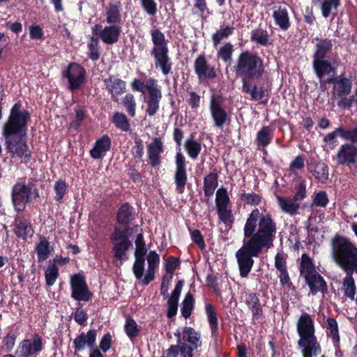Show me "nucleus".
I'll return each mask as SVG.
<instances>
[{
    "instance_id": "1",
    "label": "nucleus",
    "mask_w": 357,
    "mask_h": 357,
    "mask_svg": "<svg viewBox=\"0 0 357 357\" xmlns=\"http://www.w3.org/2000/svg\"><path fill=\"white\" fill-rule=\"evenodd\" d=\"M31 115L28 110L22 109V104L15 102L10 110L9 116L2 126V135L6 149L11 158H19L22 162H31L32 153L26 142L28 123Z\"/></svg>"
},
{
    "instance_id": "2",
    "label": "nucleus",
    "mask_w": 357,
    "mask_h": 357,
    "mask_svg": "<svg viewBox=\"0 0 357 357\" xmlns=\"http://www.w3.org/2000/svg\"><path fill=\"white\" fill-rule=\"evenodd\" d=\"M233 71L236 77L241 79L243 93L250 94L252 100L266 103L268 90L257 85L266 72L264 59L257 52L248 50L242 51L233 66Z\"/></svg>"
},
{
    "instance_id": "3",
    "label": "nucleus",
    "mask_w": 357,
    "mask_h": 357,
    "mask_svg": "<svg viewBox=\"0 0 357 357\" xmlns=\"http://www.w3.org/2000/svg\"><path fill=\"white\" fill-rule=\"evenodd\" d=\"M331 256L344 271L357 273V246L349 238L337 234L331 243Z\"/></svg>"
},
{
    "instance_id": "4",
    "label": "nucleus",
    "mask_w": 357,
    "mask_h": 357,
    "mask_svg": "<svg viewBox=\"0 0 357 357\" xmlns=\"http://www.w3.org/2000/svg\"><path fill=\"white\" fill-rule=\"evenodd\" d=\"M277 232V223L269 213H261L258 222V229L252 238L255 243L261 248L269 249L273 246V241Z\"/></svg>"
},
{
    "instance_id": "5",
    "label": "nucleus",
    "mask_w": 357,
    "mask_h": 357,
    "mask_svg": "<svg viewBox=\"0 0 357 357\" xmlns=\"http://www.w3.org/2000/svg\"><path fill=\"white\" fill-rule=\"evenodd\" d=\"M314 40L318 42L315 45L316 50L312 56V68L314 73L320 75L328 73L333 68H336L333 66L335 62L326 59L327 55L333 50V40L327 38L316 37Z\"/></svg>"
},
{
    "instance_id": "6",
    "label": "nucleus",
    "mask_w": 357,
    "mask_h": 357,
    "mask_svg": "<svg viewBox=\"0 0 357 357\" xmlns=\"http://www.w3.org/2000/svg\"><path fill=\"white\" fill-rule=\"evenodd\" d=\"M262 248L255 245L243 243L235 254L239 274L241 278H247L254 265V257H259Z\"/></svg>"
},
{
    "instance_id": "7",
    "label": "nucleus",
    "mask_w": 357,
    "mask_h": 357,
    "mask_svg": "<svg viewBox=\"0 0 357 357\" xmlns=\"http://www.w3.org/2000/svg\"><path fill=\"white\" fill-rule=\"evenodd\" d=\"M179 344H172L161 357H194V351L202 345L200 333Z\"/></svg>"
},
{
    "instance_id": "8",
    "label": "nucleus",
    "mask_w": 357,
    "mask_h": 357,
    "mask_svg": "<svg viewBox=\"0 0 357 357\" xmlns=\"http://www.w3.org/2000/svg\"><path fill=\"white\" fill-rule=\"evenodd\" d=\"M33 183L26 185L22 182H17L12 188V202L17 212L24 210L26 204L32 202V190Z\"/></svg>"
},
{
    "instance_id": "9",
    "label": "nucleus",
    "mask_w": 357,
    "mask_h": 357,
    "mask_svg": "<svg viewBox=\"0 0 357 357\" xmlns=\"http://www.w3.org/2000/svg\"><path fill=\"white\" fill-rule=\"evenodd\" d=\"M336 160L339 165L349 168L353 176H357V146L344 143L337 150Z\"/></svg>"
},
{
    "instance_id": "10",
    "label": "nucleus",
    "mask_w": 357,
    "mask_h": 357,
    "mask_svg": "<svg viewBox=\"0 0 357 357\" xmlns=\"http://www.w3.org/2000/svg\"><path fill=\"white\" fill-rule=\"evenodd\" d=\"M70 286L71 298L77 301L88 302L93 298V293L89 290L86 278L83 273H75L70 276Z\"/></svg>"
},
{
    "instance_id": "11",
    "label": "nucleus",
    "mask_w": 357,
    "mask_h": 357,
    "mask_svg": "<svg viewBox=\"0 0 357 357\" xmlns=\"http://www.w3.org/2000/svg\"><path fill=\"white\" fill-rule=\"evenodd\" d=\"M86 70L80 64L72 62L62 72V76L68 82V89L74 91L79 89L86 78Z\"/></svg>"
},
{
    "instance_id": "12",
    "label": "nucleus",
    "mask_w": 357,
    "mask_h": 357,
    "mask_svg": "<svg viewBox=\"0 0 357 357\" xmlns=\"http://www.w3.org/2000/svg\"><path fill=\"white\" fill-rule=\"evenodd\" d=\"M328 82L333 84L331 98L333 102L338 98L347 96L351 92L352 79L347 77L344 72L338 76L328 77Z\"/></svg>"
},
{
    "instance_id": "13",
    "label": "nucleus",
    "mask_w": 357,
    "mask_h": 357,
    "mask_svg": "<svg viewBox=\"0 0 357 357\" xmlns=\"http://www.w3.org/2000/svg\"><path fill=\"white\" fill-rule=\"evenodd\" d=\"M209 109L215 127L222 128L225 125L229 126L230 124L231 116L222 107L219 98L214 96H211Z\"/></svg>"
},
{
    "instance_id": "14",
    "label": "nucleus",
    "mask_w": 357,
    "mask_h": 357,
    "mask_svg": "<svg viewBox=\"0 0 357 357\" xmlns=\"http://www.w3.org/2000/svg\"><path fill=\"white\" fill-rule=\"evenodd\" d=\"M176 170L174 179L176 185V191L178 193H183L188 181L186 171L185 158L180 152L176 153L175 156Z\"/></svg>"
},
{
    "instance_id": "15",
    "label": "nucleus",
    "mask_w": 357,
    "mask_h": 357,
    "mask_svg": "<svg viewBox=\"0 0 357 357\" xmlns=\"http://www.w3.org/2000/svg\"><path fill=\"white\" fill-rule=\"evenodd\" d=\"M43 349V341L38 333L32 335V341L26 339L22 340L18 347L17 352L22 357L36 356Z\"/></svg>"
},
{
    "instance_id": "16",
    "label": "nucleus",
    "mask_w": 357,
    "mask_h": 357,
    "mask_svg": "<svg viewBox=\"0 0 357 357\" xmlns=\"http://www.w3.org/2000/svg\"><path fill=\"white\" fill-rule=\"evenodd\" d=\"M147 92L148 95L144 97V102L146 104V113L149 116H153L160 109V102L162 97L161 86L157 82Z\"/></svg>"
},
{
    "instance_id": "17",
    "label": "nucleus",
    "mask_w": 357,
    "mask_h": 357,
    "mask_svg": "<svg viewBox=\"0 0 357 357\" xmlns=\"http://www.w3.org/2000/svg\"><path fill=\"white\" fill-rule=\"evenodd\" d=\"M298 347L301 349L302 357H315L321 353V347L316 335L300 337Z\"/></svg>"
},
{
    "instance_id": "18",
    "label": "nucleus",
    "mask_w": 357,
    "mask_h": 357,
    "mask_svg": "<svg viewBox=\"0 0 357 357\" xmlns=\"http://www.w3.org/2000/svg\"><path fill=\"white\" fill-rule=\"evenodd\" d=\"M195 74L199 80L213 79L217 77L216 70L211 66L205 55H199L194 62Z\"/></svg>"
},
{
    "instance_id": "19",
    "label": "nucleus",
    "mask_w": 357,
    "mask_h": 357,
    "mask_svg": "<svg viewBox=\"0 0 357 357\" xmlns=\"http://www.w3.org/2000/svg\"><path fill=\"white\" fill-rule=\"evenodd\" d=\"M97 335L98 331L96 329L89 330L86 333L82 332L78 335L73 342L75 353L83 351L86 347L90 349H93Z\"/></svg>"
},
{
    "instance_id": "20",
    "label": "nucleus",
    "mask_w": 357,
    "mask_h": 357,
    "mask_svg": "<svg viewBox=\"0 0 357 357\" xmlns=\"http://www.w3.org/2000/svg\"><path fill=\"white\" fill-rule=\"evenodd\" d=\"M260 218V211L258 208L252 211L249 214L243 228L244 240L243 243L255 245L252 238L255 236L256 228Z\"/></svg>"
},
{
    "instance_id": "21",
    "label": "nucleus",
    "mask_w": 357,
    "mask_h": 357,
    "mask_svg": "<svg viewBox=\"0 0 357 357\" xmlns=\"http://www.w3.org/2000/svg\"><path fill=\"white\" fill-rule=\"evenodd\" d=\"M147 157L149 165L155 167L161 163V154L164 152L163 142L160 137H153L147 145Z\"/></svg>"
},
{
    "instance_id": "22",
    "label": "nucleus",
    "mask_w": 357,
    "mask_h": 357,
    "mask_svg": "<svg viewBox=\"0 0 357 357\" xmlns=\"http://www.w3.org/2000/svg\"><path fill=\"white\" fill-rule=\"evenodd\" d=\"M105 89L110 94L114 101H117V97L121 96L126 91V82L121 78L115 77L114 75H109L103 79Z\"/></svg>"
},
{
    "instance_id": "23",
    "label": "nucleus",
    "mask_w": 357,
    "mask_h": 357,
    "mask_svg": "<svg viewBox=\"0 0 357 357\" xmlns=\"http://www.w3.org/2000/svg\"><path fill=\"white\" fill-rule=\"evenodd\" d=\"M154 59V65L156 69H160L163 75L172 73L173 63L169 55V50H160V51L151 52Z\"/></svg>"
},
{
    "instance_id": "24",
    "label": "nucleus",
    "mask_w": 357,
    "mask_h": 357,
    "mask_svg": "<svg viewBox=\"0 0 357 357\" xmlns=\"http://www.w3.org/2000/svg\"><path fill=\"white\" fill-rule=\"evenodd\" d=\"M245 303L252 314V320L253 321H259L264 318L262 304L260 301L259 294L255 292H250L246 295Z\"/></svg>"
},
{
    "instance_id": "25",
    "label": "nucleus",
    "mask_w": 357,
    "mask_h": 357,
    "mask_svg": "<svg viewBox=\"0 0 357 357\" xmlns=\"http://www.w3.org/2000/svg\"><path fill=\"white\" fill-rule=\"evenodd\" d=\"M14 233L18 238L24 241L32 237L34 229L31 221L24 215H17L15 218Z\"/></svg>"
},
{
    "instance_id": "26",
    "label": "nucleus",
    "mask_w": 357,
    "mask_h": 357,
    "mask_svg": "<svg viewBox=\"0 0 357 357\" xmlns=\"http://www.w3.org/2000/svg\"><path fill=\"white\" fill-rule=\"evenodd\" d=\"M296 331L300 337L315 335L314 321L310 314L303 312L296 322Z\"/></svg>"
},
{
    "instance_id": "27",
    "label": "nucleus",
    "mask_w": 357,
    "mask_h": 357,
    "mask_svg": "<svg viewBox=\"0 0 357 357\" xmlns=\"http://www.w3.org/2000/svg\"><path fill=\"white\" fill-rule=\"evenodd\" d=\"M307 170L312 173L317 181L325 183L328 179V166L323 161L311 160L307 165Z\"/></svg>"
},
{
    "instance_id": "28",
    "label": "nucleus",
    "mask_w": 357,
    "mask_h": 357,
    "mask_svg": "<svg viewBox=\"0 0 357 357\" xmlns=\"http://www.w3.org/2000/svg\"><path fill=\"white\" fill-rule=\"evenodd\" d=\"M183 284V280H178L176 284L174 289L173 290L171 296L168 297V300L167 302V317L169 319L175 317L177 314L178 301Z\"/></svg>"
},
{
    "instance_id": "29",
    "label": "nucleus",
    "mask_w": 357,
    "mask_h": 357,
    "mask_svg": "<svg viewBox=\"0 0 357 357\" xmlns=\"http://www.w3.org/2000/svg\"><path fill=\"white\" fill-rule=\"evenodd\" d=\"M135 208L128 202H126L119 208L116 212V222L121 225L129 226L135 219Z\"/></svg>"
},
{
    "instance_id": "30",
    "label": "nucleus",
    "mask_w": 357,
    "mask_h": 357,
    "mask_svg": "<svg viewBox=\"0 0 357 357\" xmlns=\"http://www.w3.org/2000/svg\"><path fill=\"white\" fill-rule=\"evenodd\" d=\"M305 280L312 294H316L319 291L326 294L328 291L327 283L318 272L306 276Z\"/></svg>"
},
{
    "instance_id": "31",
    "label": "nucleus",
    "mask_w": 357,
    "mask_h": 357,
    "mask_svg": "<svg viewBox=\"0 0 357 357\" xmlns=\"http://www.w3.org/2000/svg\"><path fill=\"white\" fill-rule=\"evenodd\" d=\"M112 141L107 135L102 136L95 142L93 148L90 151V155L93 159L103 158L106 153L110 150Z\"/></svg>"
},
{
    "instance_id": "32",
    "label": "nucleus",
    "mask_w": 357,
    "mask_h": 357,
    "mask_svg": "<svg viewBox=\"0 0 357 357\" xmlns=\"http://www.w3.org/2000/svg\"><path fill=\"white\" fill-rule=\"evenodd\" d=\"M277 203L282 211L285 214L294 216L298 213L300 208V204L295 202L291 197L276 195Z\"/></svg>"
},
{
    "instance_id": "33",
    "label": "nucleus",
    "mask_w": 357,
    "mask_h": 357,
    "mask_svg": "<svg viewBox=\"0 0 357 357\" xmlns=\"http://www.w3.org/2000/svg\"><path fill=\"white\" fill-rule=\"evenodd\" d=\"M122 32L120 25L105 26L99 33V38L107 45H113L118 42Z\"/></svg>"
},
{
    "instance_id": "34",
    "label": "nucleus",
    "mask_w": 357,
    "mask_h": 357,
    "mask_svg": "<svg viewBox=\"0 0 357 357\" xmlns=\"http://www.w3.org/2000/svg\"><path fill=\"white\" fill-rule=\"evenodd\" d=\"M205 312L211 329V337L216 339L219 336L218 319L217 313L212 303L206 304Z\"/></svg>"
},
{
    "instance_id": "35",
    "label": "nucleus",
    "mask_w": 357,
    "mask_h": 357,
    "mask_svg": "<svg viewBox=\"0 0 357 357\" xmlns=\"http://www.w3.org/2000/svg\"><path fill=\"white\" fill-rule=\"evenodd\" d=\"M121 3L117 1L115 3H110L106 10V22L111 25H120L122 22L120 13Z\"/></svg>"
},
{
    "instance_id": "36",
    "label": "nucleus",
    "mask_w": 357,
    "mask_h": 357,
    "mask_svg": "<svg viewBox=\"0 0 357 357\" xmlns=\"http://www.w3.org/2000/svg\"><path fill=\"white\" fill-rule=\"evenodd\" d=\"M218 185V175L216 172H211L204 178V196L209 199L214 194Z\"/></svg>"
},
{
    "instance_id": "37",
    "label": "nucleus",
    "mask_w": 357,
    "mask_h": 357,
    "mask_svg": "<svg viewBox=\"0 0 357 357\" xmlns=\"http://www.w3.org/2000/svg\"><path fill=\"white\" fill-rule=\"evenodd\" d=\"M273 17L275 24L284 31H287L291 26L289 13L286 8L280 6L277 10L273 13Z\"/></svg>"
},
{
    "instance_id": "38",
    "label": "nucleus",
    "mask_w": 357,
    "mask_h": 357,
    "mask_svg": "<svg viewBox=\"0 0 357 357\" xmlns=\"http://www.w3.org/2000/svg\"><path fill=\"white\" fill-rule=\"evenodd\" d=\"M35 251L37 254L38 262L46 260L50 253V243L45 236H40L39 242L36 245Z\"/></svg>"
},
{
    "instance_id": "39",
    "label": "nucleus",
    "mask_w": 357,
    "mask_h": 357,
    "mask_svg": "<svg viewBox=\"0 0 357 357\" xmlns=\"http://www.w3.org/2000/svg\"><path fill=\"white\" fill-rule=\"evenodd\" d=\"M151 40L154 46L151 52L160 51V50H169L167 40L165 34L158 29L151 31Z\"/></svg>"
},
{
    "instance_id": "40",
    "label": "nucleus",
    "mask_w": 357,
    "mask_h": 357,
    "mask_svg": "<svg viewBox=\"0 0 357 357\" xmlns=\"http://www.w3.org/2000/svg\"><path fill=\"white\" fill-rule=\"evenodd\" d=\"M274 130L268 126H263L257 134V142L259 146L266 147L272 141Z\"/></svg>"
},
{
    "instance_id": "41",
    "label": "nucleus",
    "mask_w": 357,
    "mask_h": 357,
    "mask_svg": "<svg viewBox=\"0 0 357 357\" xmlns=\"http://www.w3.org/2000/svg\"><path fill=\"white\" fill-rule=\"evenodd\" d=\"M344 272L346 273V276L344 278L342 282L344 295L351 300H354L356 289L354 279L352 276L354 272H351L350 271Z\"/></svg>"
},
{
    "instance_id": "42",
    "label": "nucleus",
    "mask_w": 357,
    "mask_h": 357,
    "mask_svg": "<svg viewBox=\"0 0 357 357\" xmlns=\"http://www.w3.org/2000/svg\"><path fill=\"white\" fill-rule=\"evenodd\" d=\"M113 244L114 246L112 248V252L114 257L118 260L128 259L126 254L129 249L132 247V242H127L124 241L116 242Z\"/></svg>"
},
{
    "instance_id": "43",
    "label": "nucleus",
    "mask_w": 357,
    "mask_h": 357,
    "mask_svg": "<svg viewBox=\"0 0 357 357\" xmlns=\"http://www.w3.org/2000/svg\"><path fill=\"white\" fill-rule=\"evenodd\" d=\"M299 269L301 276L304 278L317 272L312 259L307 254L302 255Z\"/></svg>"
},
{
    "instance_id": "44",
    "label": "nucleus",
    "mask_w": 357,
    "mask_h": 357,
    "mask_svg": "<svg viewBox=\"0 0 357 357\" xmlns=\"http://www.w3.org/2000/svg\"><path fill=\"white\" fill-rule=\"evenodd\" d=\"M327 330L329 331L328 335L332 338L335 349H340V337L337 321L331 317L326 320Z\"/></svg>"
},
{
    "instance_id": "45",
    "label": "nucleus",
    "mask_w": 357,
    "mask_h": 357,
    "mask_svg": "<svg viewBox=\"0 0 357 357\" xmlns=\"http://www.w3.org/2000/svg\"><path fill=\"white\" fill-rule=\"evenodd\" d=\"M269 34L266 29H255L251 31L250 40L252 42H256L257 44L266 47L271 44L269 42Z\"/></svg>"
},
{
    "instance_id": "46",
    "label": "nucleus",
    "mask_w": 357,
    "mask_h": 357,
    "mask_svg": "<svg viewBox=\"0 0 357 357\" xmlns=\"http://www.w3.org/2000/svg\"><path fill=\"white\" fill-rule=\"evenodd\" d=\"M112 121L121 131L128 132L130 129L129 119L124 113L116 112L113 115Z\"/></svg>"
},
{
    "instance_id": "47",
    "label": "nucleus",
    "mask_w": 357,
    "mask_h": 357,
    "mask_svg": "<svg viewBox=\"0 0 357 357\" xmlns=\"http://www.w3.org/2000/svg\"><path fill=\"white\" fill-rule=\"evenodd\" d=\"M324 17L327 18L333 10H337L341 5V0H317Z\"/></svg>"
},
{
    "instance_id": "48",
    "label": "nucleus",
    "mask_w": 357,
    "mask_h": 357,
    "mask_svg": "<svg viewBox=\"0 0 357 357\" xmlns=\"http://www.w3.org/2000/svg\"><path fill=\"white\" fill-rule=\"evenodd\" d=\"M184 146L188 155L192 159H196L202 151L201 143L194 140L192 135L185 140Z\"/></svg>"
},
{
    "instance_id": "49",
    "label": "nucleus",
    "mask_w": 357,
    "mask_h": 357,
    "mask_svg": "<svg viewBox=\"0 0 357 357\" xmlns=\"http://www.w3.org/2000/svg\"><path fill=\"white\" fill-rule=\"evenodd\" d=\"M195 306V298L193 295L188 292L185 296L183 301L181 303V315L188 319L190 317Z\"/></svg>"
},
{
    "instance_id": "50",
    "label": "nucleus",
    "mask_w": 357,
    "mask_h": 357,
    "mask_svg": "<svg viewBox=\"0 0 357 357\" xmlns=\"http://www.w3.org/2000/svg\"><path fill=\"white\" fill-rule=\"evenodd\" d=\"M157 82L158 81L152 77L149 78L146 80V84L139 79H135L131 82L130 85L132 91L141 92L144 94L145 91H149V89L156 85Z\"/></svg>"
},
{
    "instance_id": "51",
    "label": "nucleus",
    "mask_w": 357,
    "mask_h": 357,
    "mask_svg": "<svg viewBox=\"0 0 357 357\" xmlns=\"http://www.w3.org/2000/svg\"><path fill=\"white\" fill-rule=\"evenodd\" d=\"M131 228L128 226L121 230L116 226L114 228V231L110 236V241L112 243H114L120 241L131 242L129 239V232L131 231Z\"/></svg>"
},
{
    "instance_id": "52",
    "label": "nucleus",
    "mask_w": 357,
    "mask_h": 357,
    "mask_svg": "<svg viewBox=\"0 0 357 357\" xmlns=\"http://www.w3.org/2000/svg\"><path fill=\"white\" fill-rule=\"evenodd\" d=\"M198 334H199V333L190 326L183 327L182 332L178 328L174 333V336L176 337V344L185 342V340H188V338H192Z\"/></svg>"
},
{
    "instance_id": "53",
    "label": "nucleus",
    "mask_w": 357,
    "mask_h": 357,
    "mask_svg": "<svg viewBox=\"0 0 357 357\" xmlns=\"http://www.w3.org/2000/svg\"><path fill=\"white\" fill-rule=\"evenodd\" d=\"M230 199L226 188H220L216 192L215 204L217 210L228 208Z\"/></svg>"
},
{
    "instance_id": "54",
    "label": "nucleus",
    "mask_w": 357,
    "mask_h": 357,
    "mask_svg": "<svg viewBox=\"0 0 357 357\" xmlns=\"http://www.w3.org/2000/svg\"><path fill=\"white\" fill-rule=\"evenodd\" d=\"M87 47L89 50V58H90L93 61H98L100 56V46L99 44L98 38L95 36H91L90 42L87 44Z\"/></svg>"
},
{
    "instance_id": "55",
    "label": "nucleus",
    "mask_w": 357,
    "mask_h": 357,
    "mask_svg": "<svg viewBox=\"0 0 357 357\" xmlns=\"http://www.w3.org/2000/svg\"><path fill=\"white\" fill-rule=\"evenodd\" d=\"M59 276V268L55 264H50L45 271V278L46 285L51 287L54 284Z\"/></svg>"
},
{
    "instance_id": "56",
    "label": "nucleus",
    "mask_w": 357,
    "mask_h": 357,
    "mask_svg": "<svg viewBox=\"0 0 357 357\" xmlns=\"http://www.w3.org/2000/svg\"><path fill=\"white\" fill-rule=\"evenodd\" d=\"M122 105L130 117L135 116L137 103L133 94L127 93L122 99Z\"/></svg>"
},
{
    "instance_id": "57",
    "label": "nucleus",
    "mask_w": 357,
    "mask_h": 357,
    "mask_svg": "<svg viewBox=\"0 0 357 357\" xmlns=\"http://www.w3.org/2000/svg\"><path fill=\"white\" fill-rule=\"evenodd\" d=\"M234 27L226 26L224 28H220L212 35V40L214 45L220 43L222 40L227 39L229 36L234 33Z\"/></svg>"
},
{
    "instance_id": "58",
    "label": "nucleus",
    "mask_w": 357,
    "mask_h": 357,
    "mask_svg": "<svg viewBox=\"0 0 357 357\" xmlns=\"http://www.w3.org/2000/svg\"><path fill=\"white\" fill-rule=\"evenodd\" d=\"M124 331L127 336L131 340L137 337L140 333V329L138 325L131 317L126 319V324L124 325Z\"/></svg>"
},
{
    "instance_id": "59",
    "label": "nucleus",
    "mask_w": 357,
    "mask_h": 357,
    "mask_svg": "<svg viewBox=\"0 0 357 357\" xmlns=\"http://www.w3.org/2000/svg\"><path fill=\"white\" fill-rule=\"evenodd\" d=\"M135 243L136 245L135 257H145L147 254V248L142 233L137 235Z\"/></svg>"
},
{
    "instance_id": "60",
    "label": "nucleus",
    "mask_w": 357,
    "mask_h": 357,
    "mask_svg": "<svg viewBox=\"0 0 357 357\" xmlns=\"http://www.w3.org/2000/svg\"><path fill=\"white\" fill-rule=\"evenodd\" d=\"M54 190L56 193L54 199L56 202H61L68 191V185L64 180L59 179L54 185Z\"/></svg>"
},
{
    "instance_id": "61",
    "label": "nucleus",
    "mask_w": 357,
    "mask_h": 357,
    "mask_svg": "<svg viewBox=\"0 0 357 357\" xmlns=\"http://www.w3.org/2000/svg\"><path fill=\"white\" fill-rule=\"evenodd\" d=\"M219 219L226 225L231 227L234 222L232 211L228 208L217 210Z\"/></svg>"
},
{
    "instance_id": "62",
    "label": "nucleus",
    "mask_w": 357,
    "mask_h": 357,
    "mask_svg": "<svg viewBox=\"0 0 357 357\" xmlns=\"http://www.w3.org/2000/svg\"><path fill=\"white\" fill-rule=\"evenodd\" d=\"M132 272L137 280H142L144 273L145 257H135Z\"/></svg>"
},
{
    "instance_id": "63",
    "label": "nucleus",
    "mask_w": 357,
    "mask_h": 357,
    "mask_svg": "<svg viewBox=\"0 0 357 357\" xmlns=\"http://www.w3.org/2000/svg\"><path fill=\"white\" fill-rule=\"evenodd\" d=\"M234 47L230 43H225L218 52V57L227 63L231 59Z\"/></svg>"
},
{
    "instance_id": "64",
    "label": "nucleus",
    "mask_w": 357,
    "mask_h": 357,
    "mask_svg": "<svg viewBox=\"0 0 357 357\" xmlns=\"http://www.w3.org/2000/svg\"><path fill=\"white\" fill-rule=\"evenodd\" d=\"M342 139L349 141V144H354L357 146V125L351 130H347L340 126Z\"/></svg>"
}]
</instances>
